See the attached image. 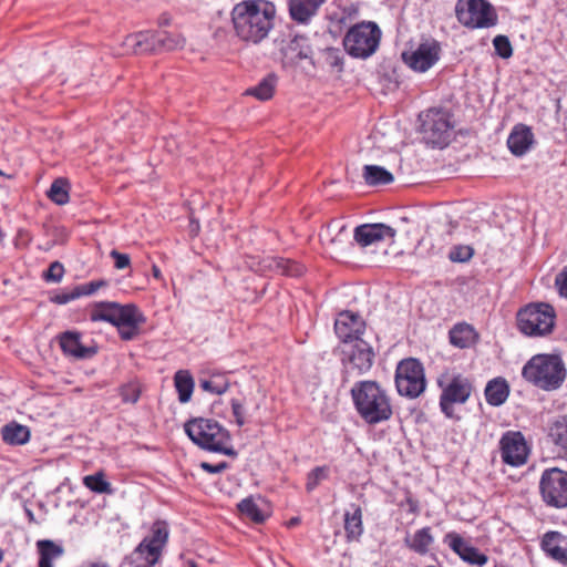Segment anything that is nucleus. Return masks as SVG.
<instances>
[{
	"instance_id": "obj_1",
	"label": "nucleus",
	"mask_w": 567,
	"mask_h": 567,
	"mask_svg": "<svg viewBox=\"0 0 567 567\" xmlns=\"http://www.w3.org/2000/svg\"><path fill=\"white\" fill-rule=\"evenodd\" d=\"M276 12V6L268 0L238 2L230 13L235 35L246 44H259L272 30Z\"/></svg>"
},
{
	"instance_id": "obj_2",
	"label": "nucleus",
	"mask_w": 567,
	"mask_h": 567,
	"mask_svg": "<svg viewBox=\"0 0 567 567\" xmlns=\"http://www.w3.org/2000/svg\"><path fill=\"white\" fill-rule=\"evenodd\" d=\"M350 394L358 414L365 423L374 425L391 419V399L377 381H358Z\"/></svg>"
},
{
	"instance_id": "obj_3",
	"label": "nucleus",
	"mask_w": 567,
	"mask_h": 567,
	"mask_svg": "<svg viewBox=\"0 0 567 567\" xmlns=\"http://www.w3.org/2000/svg\"><path fill=\"white\" fill-rule=\"evenodd\" d=\"M188 437L200 449L236 457L237 452L229 445L231 436L216 420L196 417L184 425Z\"/></svg>"
},
{
	"instance_id": "obj_4",
	"label": "nucleus",
	"mask_w": 567,
	"mask_h": 567,
	"mask_svg": "<svg viewBox=\"0 0 567 567\" xmlns=\"http://www.w3.org/2000/svg\"><path fill=\"white\" fill-rule=\"evenodd\" d=\"M522 375L535 386L545 391H553L563 384L566 369L560 357L537 354L524 365Z\"/></svg>"
},
{
	"instance_id": "obj_5",
	"label": "nucleus",
	"mask_w": 567,
	"mask_h": 567,
	"mask_svg": "<svg viewBox=\"0 0 567 567\" xmlns=\"http://www.w3.org/2000/svg\"><path fill=\"white\" fill-rule=\"evenodd\" d=\"M437 385L441 389L440 409L447 419L460 420L455 414V404L467 402L474 390L473 382L462 373H443L437 379Z\"/></svg>"
},
{
	"instance_id": "obj_6",
	"label": "nucleus",
	"mask_w": 567,
	"mask_h": 567,
	"mask_svg": "<svg viewBox=\"0 0 567 567\" xmlns=\"http://www.w3.org/2000/svg\"><path fill=\"white\" fill-rule=\"evenodd\" d=\"M555 309L545 302L529 303L516 315L518 330L528 337L549 334L555 327Z\"/></svg>"
},
{
	"instance_id": "obj_7",
	"label": "nucleus",
	"mask_w": 567,
	"mask_h": 567,
	"mask_svg": "<svg viewBox=\"0 0 567 567\" xmlns=\"http://www.w3.org/2000/svg\"><path fill=\"white\" fill-rule=\"evenodd\" d=\"M382 32L372 21H362L351 27L343 38V47L349 55L368 59L379 48Z\"/></svg>"
},
{
	"instance_id": "obj_8",
	"label": "nucleus",
	"mask_w": 567,
	"mask_h": 567,
	"mask_svg": "<svg viewBox=\"0 0 567 567\" xmlns=\"http://www.w3.org/2000/svg\"><path fill=\"white\" fill-rule=\"evenodd\" d=\"M168 540V528L164 522H155L151 535L146 536L126 558L134 567H153Z\"/></svg>"
},
{
	"instance_id": "obj_9",
	"label": "nucleus",
	"mask_w": 567,
	"mask_h": 567,
	"mask_svg": "<svg viewBox=\"0 0 567 567\" xmlns=\"http://www.w3.org/2000/svg\"><path fill=\"white\" fill-rule=\"evenodd\" d=\"M421 133L427 144L443 148L452 140L454 125L451 115L442 109H430L419 115Z\"/></svg>"
},
{
	"instance_id": "obj_10",
	"label": "nucleus",
	"mask_w": 567,
	"mask_h": 567,
	"mask_svg": "<svg viewBox=\"0 0 567 567\" xmlns=\"http://www.w3.org/2000/svg\"><path fill=\"white\" fill-rule=\"evenodd\" d=\"M395 388L401 396L419 398L426 389L425 371L422 362L415 358L402 359L395 369Z\"/></svg>"
},
{
	"instance_id": "obj_11",
	"label": "nucleus",
	"mask_w": 567,
	"mask_h": 567,
	"mask_svg": "<svg viewBox=\"0 0 567 567\" xmlns=\"http://www.w3.org/2000/svg\"><path fill=\"white\" fill-rule=\"evenodd\" d=\"M538 493L546 507L567 508V471L549 467L542 472Z\"/></svg>"
},
{
	"instance_id": "obj_12",
	"label": "nucleus",
	"mask_w": 567,
	"mask_h": 567,
	"mask_svg": "<svg viewBox=\"0 0 567 567\" xmlns=\"http://www.w3.org/2000/svg\"><path fill=\"white\" fill-rule=\"evenodd\" d=\"M455 13L458 22L470 29H487L498 20L494 7L486 0H458Z\"/></svg>"
},
{
	"instance_id": "obj_13",
	"label": "nucleus",
	"mask_w": 567,
	"mask_h": 567,
	"mask_svg": "<svg viewBox=\"0 0 567 567\" xmlns=\"http://www.w3.org/2000/svg\"><path fill=\"white\" fill-rule=\"evenodd\" d=\"M343 381H349L352 373L357 377L370 371L375 353L373 348L364 340H357L349 349L342 351Z\"/></svg>"
},
{
	"instance_id": "obj_14",
	"label": "nucleus",
	"mask_w": 567,
	"mask_h": 567,
	"mask_svg": "<svg viewBox=\"0 0 567 567\" xmlns=\"http://www.w3.org/2000/svg\"><path fill=\"white\" fill-rule=\"evenodd\" d=\"M133 42L135 52L146 51H173L181 49L185 44V39L181 34L168 32H141L128 38Z\"/></svg>"
},
{
	"instance_id": "obj_15",
	"label": "nucleus",
	"mask_w": 567,
	"mask_h": 567,
	"mask_svg": "<svg viewBox=\"0 0 567 567\" xmlns=\"http://www.w3.org/2000/svg\"><path fill=\"white\" fill-rule=\"evenodd\" d=\"M502 461L511 466L526 464L529 455V446L520 431H507L499 440Z\"/></svg>"
},
{
	"instance_id": "obj_16",
	"label": "nucleus",
	"mask_w": 567,
	"mask_h": 567,
	"mask_svg": "<svg viewBox=\"0 0 567 567\" xmlns=\"http://www.w3.org/2000/svg\"><path fill=\"white\" fill-rule=\"evenodd\" d=\"M440 52V43L434 39H426L414 51L403 52L402 60L412 70L425 72L437 62Z\"/></svg>"
},
{
	"instance_id": "obj_17",
	"label": "nucleus",
	"mask_w": 567,
	"mask_h": 567,
	"mask_svg": "<svg viewBox=\"0 0 567 567\" xmlns=\"http://www.w3.org/2000/svg\"><path fill=\"white\" fill-rule=\"evenodd\" d=\"M134 303L121 305L114 301L95 302L90 311V320L93 322L105 321L113 326L131 323L130 312L134 310Z\"/></svg>"
},
{
	"instance_id": "obj_18",
	"label": "nucleus",
	"mask_w": 567,
	"mask_h": 567,
	"mask_svg": "<svg viewBox=\"0 0 567 567\" xmlns=\"http://www.w3.org/2000/svg\"><path fill=\"white\" fill-rule=\"evenodd\" d=\"M364 330V320L358 313L350 310L340 312L334 322L336 334L343 343L362 340L361 334H363Z\"/></svg>"
},
{
	"instance_id": "obj_19",
	"label": "nucleus",
	"mask_w": 567,
	"mask_h": 567,
	"mask_svg": "<svg viewBox=\"0 0 567 567\" xmlns=\"http://www.w3.org/2000/svg\"><path fill=\"white\" fill-rule=\"evenodd\" d=\"M443 542L456 554L458 557L473 566L486 565L488 557L481 553L476 547L465 542L464 538L455 533L450 532L444 536Z\"/></svg>"
},
{
	"instance_id": "obj_20",
	"label": "nucleus",
	"mask_w": 567,
	"mask_h": 567,
	"mask_svg": "<svg viewBox=\"0 0 567 567\" xmlns=\"http://www.w3.org/2000/svg\"><path fill=\"white\" fill-rule=\"evenodd\" d=\"M396 230L385 224H363L354 228L353 239L361 247L395 237Z\"/></svg>"
},
{
	"instance_id": "obj_21",
	"label": "nucleus",
	"mask_w": 567,
	"mask_h": 567,
	"mask_svg": "<svg viewBox=\"0 0 567 567\" xmlns=\"http://www.w3.org/2000/svg\"><path fill=\"white\" fill-rule=\"evenodd\" d=\"M285 65H297L300 61L311 59L312 50L305 35H295L280 49Z\"/></svg>"
},
{
	"instance_id": "obj_22",
	"label": "nucleus",
	"mask_w": 567,
	"mask_h": 567,
	"mask_svg": "<svg viewBox=\"0 0 567 567\" xmlns=\"http://www.w3.org/2000/svg\"><path fill=\"white\" fill-rule=\"evenodd\" d=\"M540 548L550 559L567 566V537L557 530L543 535Z\"/></svg>"
},
{
	"instance_id": "obj_23",
	"label": "nucleus",
	"mask_w": 567,
	"mask_h": 567,
	"mask_svg": "<svg viewBox=\"0 0 567 567\" xmlns=\"http://www.w3.org/2000/svg\"><path fill=\"white\" fill-rule=\"evenodd\" d=\"M59 343L64 354L76 359H89L97 353V347H85L81 343V333L65 331L59 336Z\"/></svg>"
},
{
	"instance_id": "obj_24",
	"label": "nucleus",
	"mask_w": 567,
	"mask_h": 567,
	"mask_svg": "<svg viewBox=\"0 0 567 567\" xmlns=\"http://www.w3.org/2000/svg\"><path fill=\"white\" fill-rule=\"evenodd\" d=\"M327 0H288L290 19L298 24H309Z\"/></svg>"
},
{
	"instance_id": "obj_25",
	"label": "nucleus",
	"mask_w": 567,
	"mask_h": 567,
	"mask_svg": "<svg viewBox=\"0 0 567 567\" xmlns=\"http://www.w3.org/2000/svg\"><path fill=\"white\" fill-rule=\"evenodd\" d=\"M533 142L534 135L530 127L518 124L511 132L507 146L514 155L522 156L530 148Z\"/></svg>"
},
{
	"instance_id": "obj_26",
	"label": "nucleus",
	"mask_w": 567,
	"mask_h": 567,
	"mask_svg": "<svg viewBox=\"0 0 567 567\" xmlns=\"http://www.w3.org/2000/svg\"><path fill=\"white\" fill-rule=\"evenodd\" d=\"M547 437L558 453L567 457V415L558 416L549 423Z\"/></svg>"
},
{
	"instance_id": "obj_27",
	"label": "nucleus",
	"mask_w": 567,
	"mask_h": 567,
	"mask_svg": "<svg viewBox=\"0 0 567 567\" xmlns=\"http://www.w3.org/2000/svg\"><path fill=\"white\" fill-rule=\"evenodd\" d=\"M509 391V384L504 378H494L487 382L484 390L486 402L492 406H499L506 402Z\"/></svg>"
},
{
	"instance_id": "obj_28",
	"label": "nucleus",
	"mask_w": 567,
	"mask_h": 567,
	"mask_svg": "<svg viewBox=\"0 0 567 567\" xmlns=\"http://www.w3.org/2000/svg\"><path fill=\"white\" fill-rule=\"evenodd\" d=\"M351 512L344 513V533L347 542H358L363 534L362 509L357 504H351Z\"/></svg>"
},
{
	"instance_id": "obj_29",
	"label": "nucleus",
	"mask_w": 567,
	"mask_h": 567,
	"mask_svg": "<svg viewBox=\"0 0 567 567\" xmlns=\"http://www.w3.org/2000/svg\"><path fill=\"white\" fill-rule=\"evenodd\" d=\"M264 262L266 264L265 267L274 272L287 277H300L306 270L300 262L282 257H268Z\"/></svg>"
},
{
	"instance_id": "obj_30",
	"label": "nucleus",
	"mask_w": 567,
	"mask_h": 567,
	"mask_svg": "<svg viewBox=\"0 0 567 567\" xmlns=\"http://www.w3.org/2000/svg\"><path fill=\"white\" fill-rule=\"evenodd\" d=\"M30 429L16 421H11L1 427L2 441L11 446L23 445L29 442Z\"/></svg>"
},
{
	"instance_id": "obj_31",
	"label": "nucleus",
	"mask_w": 567,
	"mask_h": 567,
	"mask_svg": "<svg viewBox=\"0 0 567 567\" xmlns=\"http://www.w3.org/2000/svg\"><path fill=\"white\" fill-rule=\"evenodd\" d=\"M434 543V537L431 533V527L425 526L421 529H417L413 536H406L404 538L405 546L412 551L423 556L426 555L430 550V547Z\"/></svg>"
},
{
	"instance_id": "obj_32",
	"label": "nucleus",
	"mask_w": 567,
	"mask_h": 567,
	"mask_svg": "<svg viewBox=\"0 0 567 567\" xmlns=\"http://www.w3.org/2000/svg\"><path fill=\"white\" fill-rule=\"evenodd\" d=\"M450 342L460 349L470 348L475 343L477 333L468 323H457L449 332Z\"/></svg>"
},
{
	"instance_id": "obj_33",
	"label": "nucleus",
	"mask_w": 567,
	"mask_h": 567,
	"mask_svg": "<svg viewBox=\"0 0 567 567\" xmlns=\"http://www.w3.org/2000/svg\"><path fill=\"white\" fill-rule=\"evenodd\" d=\"M39 551V567H53L52 561L63 555L62 546L55 544L50 539H42L37 542Z\"/></svg>"
},
{
	"instance_id": "obj_34",
	"label": "nucleus",
	"mask_w": 567,
	"mask_h": 567,
	"mask_svg": "<svg viewBox=\"0 0 567 567\" xmlns=\"http://www.w3.org/2000/svg\"><path fill=\"white\" fill-rule=\"evenodd\" d=\"M131 323H120L116 326L118 334L122 340L130 341L136 338L140 331V326L146 321L145 316L140 311L137 306L130 312Z\"/></svg>"
},
{
	"instance_id": "obj_35",
	"label": "nucleus",
	"mask_w": 567,
	"mask_h": 567,
	"mask_svg": "<svg viewBox=\"0 0 567 567\" xmlns=\"http://www.w3.org/2000/svg\"><path fill=\"white\" fill-rule=\"evenodd\" d=\"M278 78L276 74L270 73L265 76L257 85L246 90V95H251L259 101L270 100L275 93Z\"/></svg>"
},
{
	"instance_id": "obj_36",
	"label": "nucleus",
	"mask_w": 567,
	"mask_h": 567,
	"mask_svg": "<svg viewBox=\"0 0 567 567\" xmlns=\"http://www.w3.org/2000/svg\"><path fill=\"white\" fill-rule=\"evenodd\" d=\"M363 178L370 186L388 185L394 179L388 169L378 165H365L363 167Z\"/></svg>"
},
{
	"instance_id": "obj_37",
	"label": "nucleus",
	"mask_w": 567,
	"mask_h": 567,
	"mask_svg": "<svg viewBox=\"0 0 567 567\" xmlns=\"http://www.w3.org/2000/svg\"><path fill=\"white\" fill-rule=\"evenodd\" d=\"M174 383L179 402H188L194 390V379L192 374L186 370H179L174 375Z\"/></svg>"
},
{
	"instance_id": "obj_38",
	"label": "nucleus",
	"mask_w": 567,
	"mask_h": 567,
	"mask_svg": "<svg viewBox=\"0 0 567 567\" xmlns=\"http://www.w3.org/2000/svg\"><path fill=\"white\" fill-rule=\"evenodd\" d=\"M83 485L96 494L112 495L114 493L111 483L105 480V475L101 471L92 475L84 476Z\"/></svg>"
},
{
	"instance_id": "obj_39",
	"label": "nucleus",
	"mask_w": 567,
	"mask_h": 567,
	"mask_svg": "<svg viewBox=\"0 0 567 567\" xmlns=\"http://www.w3.org/2000/svg\"><path fill=\"white\" fill-rule=\"evenodd\" d=\"M237 508L239 513L252 520L256 524H261L266 520L267 515L258 507L252 496L241 499Z\"/></svg>"
},
{
	"instance_id": "obj_40",
	"label": "nucleus",
	"mask_w": 567,
	"mask_h": 567,
	"mask_svg": "<svg viewBox=\"0 0 567 567\" xmlns=\"http://www.w3.org/2000/svg\"><path fill=\"white\" fill-rule=\"evenodd\" d=\"M48 197L58 205H64L69 202V183L65 178H58L48 192Z\"/></svg>"
},
{
	"instance_id": "obj_41",
	"label": "nucleus",
	"mask_w": 567,
	"mask_h": 567,
	"mask_svg": "<svg viewBox=\"0 0 567 567\" xmlns=\"http://www.w3.org/2000/svg\"><path fill=\"white\" fill-rule=\"evenodd\" d=\"M199 385L204 391L223 394L228 390L229 382L223 375H214L210 379L200 380Z\"/></svg>"
},
{
	"instance_id": "obj_42",
	"label": "nucleus",
	"mask_w": 567,
	"mask_h": 567,
	"mask_svg": "<svg viewBox=\"0 0 567 567\" xmlns=\"http://www.w3.org/2000/svg\"><path fill=\"white\" fill-rule=\"evenodd\" d=\"M141 385L137 381H131L120 388V395L124 403L135 404L141 396Z\"/></svg>"
},
{
	"instance_id": "obj_43",
	"label": "nucleus",
	"mask_w": 567,
	"mask_h": 567,
	"mask_svg": "<svg viewBox=\"0 0 567 567\" xmlns=\"http://www.w3.org/2000/svg\"><path fill=\"white\" fill-rule=\"evenodd\" d=\"M324 63L338 72L343 70L344 58L340 49L327 48L323 50Z\"/></svg>"
},
{
	"instance_id": "obj_44",
	"label": "nucleus",
	"mask_w": 567,
	"mask_h": 567,
	"mask_svg": "<svg viewBox=\"0 0 567 567\" xmlns=\"http://www.w3.org/2000/svg\"><path fill=\"white\" fill-rule=\"evenodd\" d=\"M329 475V467L317 466L307 475L306 489L312 492L321 481L326 480Z\"/></svg>"
},
{
	"instance_id": "obj_45",
	"label": "nucleus",
	"mask_w": 567,
	"mask_h": 567,
	"mask_svg": "<svg viewBox=\"0 0 567 567\" xmlns=\"http://www.w3.org/2000/svg\"><path fill=\"white\" fill-rule=\"evenodd\" d=\"M495 52L502 59H509L513 55V47L508 37L498 34L493 39Z\"/></svg>"
},
{
	"instance_id": "obj_46",
	"label": "nucleus",
	"mask_w": 567,
	"mask_h": 567,
	"mask_svg": "<svg viewBox=\"0 0 567 567\" xmlns=\"http://www.w3.org/2000/svg\"><path fill=\"white\" fill-rule=\"evenodd\" d=\"M474 255V249L471 246L457 245L451 248L449 252L450 260L454 262H466Z\"/></svg>"
},
{
	"instance_id": "obj_47",
	"label": "nucleus",
	"mask_w": 567,
	"mask_h": 567,
	"mask_svg": "<svg viewBox=\"0 0 567 567\" xmlns=\"http://www.w3.org/2000/svg\"><path fill=\"white\" fill-rule=\"evenodd\" d=\"M64 266L60 261H53L48 270L43 272V279L52 282H60L64 275Z\"/></svg>"
},
{
	"instance_id": "obj_48",
	"label": "nucleus",
	"mask_w": 567,
	"mask_h": 567,
	"mask_svg": "<svg viewBox=\"0 0 567 567\" xmlns=\"http://www.w3.org/2000/svg\"><path fill=\"white\" fill-rule=\"evenodd\" d=\"M107 282L105 280H94L87 284L76 286L78 292L81 296H90L97 291L100 288L105 287Z\"/></svg>"
},
{
	"instance_id": "obj_49",
	"label": "nucleus",
	"mask_w": 567,
	"mask_h": 567,
	"mask_svg": "<svg viewBox=\"0 0 567 567\" xmlns=\"http://www.w3.org/2000/svg\"><path fill=\"white\" fill-rule=\"evenodd\" d=\"M230 405L236 424L238 426H243L246 423L245 409L243 402L238 399H231Z\"/></svg>"
},
{
	"instance_id": "obj_50",
	"label": "nucleus",
	"mask_w": 567,
	"mask_h": 567,
	"mask_svg": "<svg viewBox=\"0 0 567 567\" xmlns=\"http://www.w3.org/2000/svg\"><path fill=\"white\" fill-rule=\"evenodd\" d=\"M111 258L114 260V267L116 269H125L131 265V258L127 254H122L116 249L111 250Z\"/></svg>"
},
{
	"instance_id": "obj_51",
	"label": "nucleus",
	"mask_w": 567,
	"mask_h": 567,
	"mask_svg": "<svg viewBox=\"0 0 567 567\" xmlns=\"http://www.w3.org/2000/svg\"><path fill=\"white\" fill-rule=\"evenodd\" d=\"M80 297L76 287L70 292H61L52 297V301L56 305H65Z\"/></svg>"
},
{
	"instance_id": "obj_52",
	"label": "nucleus",
	"mask_w": 567,
	"mask_h": 567,
	"mask_svg": "<svg viewBox=\"0 0 567 567\" xmlns=\"http://www.w3.org/2000/svg\"><path fill=\"white\" fill-rule=\"evenodd\" d=\"M555 285L558 288L559 295L567 299V267L556 276Z\"/></svg>"
},
{
	"instance_id": "obj_53",
	"label": "nucleus",
	"mask_w": 567,
	"mask_h": 567,
	"mask_svg": "<svg viewBox=\"0 0 567 567\" xmlns=\"http://www.w3.org/2000/svg\"><path fill=\"white\" fill-rule=\"evenodd\" d=\"M200 467L205 472H207V473L217 474V473H221L223 471L228 468V463L227 462H220V463H217V464H210L208 462H203L200 464Z\"/></svg>"
},
{
	"instance_id": "obj_54",
	"label": "nucleus",
	"mask_w": 567,
	"mask_h": 567,
	"mask_svg": "<svg viewBox=\"0 0 567 567\" xmlns=\"http://www.w3.org/2000/svg\"><path fill=\"white\" fill-rule=\"evenodd\" d=\"M342 13L344 18L353 19L359 14V7L358 4L351 3L350 6L342 8Z\"/></svg>"
},
{
	"instance_id": "obj_55",
	"label": "nucleus",
	"mask_w": 567,
	"mask_h": 567,
	"mask_svg": "<svg viewBox=\"0 0 567 567\" xmlns=\"http://www.w3.org/2000/svg\"><path fill=\"white\" fill-rule=\"evenodd\" d=\"M406 505L408 506V509L411 514H417L419 513V502L414 498H412L411 496H408L405 498V502L401 503L400 506H404Z\"/></svg>"
},
{
	"instance_id": "obj_56",
	"label": "nucleus",
	"mask_w": 567,
	"mask_h": 567,
	"mask_svg": "<svg viewBox=\"0 0 567 567\" xmlns=\"http://www.w3.org/2000/svg\"><path fill=\"white\" fill-rule=\"evenodd\" d=\"M298 524H300L299 517H292L287 523L288 527H293V526H297Z\"/></svg>"
},
{
	"instance_id": "obj_57",
	"label": "nucleus",
	"mask_w": 567,
	"mask_h": 567,
	"mask_svg": "<svg viewBox=\"0 0 567 567\" xmlns=\"http://www.w3.org/2000/svg\"><path fill=\"white\" fill-rule=\"evenodd\" d=\"M152 271L155 278H161V270L157 266H153Z\"/></svg>"
},
{
	"instance_id": "obj_58",
	"label": "nucleus",
	"mask_w": 567,
	"mask_h": 567,
	"mask_svg": "<svg viewBox=\"0 0 567 567\" xmlns=\"http://www.w3.org/2000/svg\"><path fill=\"white\" fill-rule=\"evenodd\" d=\"M90 567H106V565L92 564Z\"/></svg>"
},
{
	"instance_id": "obj_59",
	"label": "nucleus",
	"mask_w": 567,
	"mask_h": 567,
	"mask_svg": "<svg viewBox=\"0 0 567 567\" xmlns=\"http://www.w3.org/2000/svg\"><path fill=\"white\" fill-rule=\"evenodd\" d=\"M3 560V551L2 549L0 548V563Z\"/></svg>"
},
{
	"instance_id": "obj_60",
	"label": "nucleus",
	"mask_w": 567,
	"mask_h": 567,
	"mask_svg": "<svg viewBox=\"0 0 567 567\" xmlns=\"http://www.w3.org/2000/svg\"><path fill=\"white\" fill-rule=\"evenodd\" d=\"M346 229V226H341L340 227V233Z\"/></svg>"
},
{
	"instance_id": "obj_61",
	"label": "nucleus",
	"mask_w": 567,
	"mask_h": 567,
	"mask_svg": "<svg viewBox=\"0 0 567 567\" xmlns=\"http://www.w3.org/2000/svg\"><path fill=\"white\" fill-rule=\"evenodd\" d=\"M3 175H4V173L0 169V176H3Z\"/></svg>"
},
{
	"instance_id": "obj_62",
	"label": "nucleus",
	"mask_w": 567,
	"mask_h": 567,
	"mask_svg": "<svg viewBox=\"0 0 567 567\" xmlns=\"http://www.w3.org/2000/svg\"><path fill=\"white\" fill-rule=\"evenodd\" d=\"M192 567H197V565L195 563H192Z\"/></svg>"
}]
</instances>
